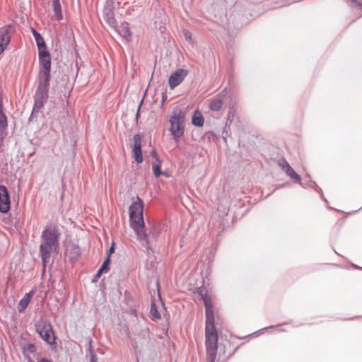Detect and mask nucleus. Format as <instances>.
<instances>
[{"instance_id": "nucleus-19", "label": "nucleus", "mask_w": 362, "mask_h": 362, "mask_svg": "<svg viewBox=\"0 0 362 362\" xmlns=\"http://www.w3.org/2000/svg\"><path fill=\"white\" fill-rule=\"evenodd\" d=\"M53 8L55 14L57 16V19L59 21L62 18V10L59 1H53Z\"/></svg>"}, {"instance_id": "nucleus-4", "label": "nucleus", "mask_w": 362, "mask_h": 362, "mask_svg": "<svg viewBox=\"0 0 362 362\" xmlns=\"http://www.w3.org/2000/svg\"><path fill=\"white\" fill-rule=\"evenodd\" d=\"M185 113L180 110H175L170 117V131L175 139L177 140L184 134L185 131Z\"/></svg>"}, {"instance_id": "nucleus-17", "label": "nucleus", "mask_w": 362, "mask_h": 362, "mask_svg": "<svg viewBox=\"0 0 362 362\" xmlns=\"http://www.w3.org/2000/svg\"><path fill=\"white\" fill-rule=\"evenodd\" d=\"M204 122V119L202 113L196 110L192 117V124L197 127H202Z\"/></svg>"}, {"instance_id": "nucleus-11", "label": "nucleus", "mask_w": 362, "mask_h": 362, "mask_svg": "<svg viewBox=\"0 0 362 362\" xmlns=\"http://www.w3.org/2000/svg\"><path fill=\"white\" fill-rule=\"evenodd\" d=\"M133 156L138 163H142L141 139L139 134H135L134 136Z\"/></svg>"}, {"instance_id": "nucleus-23", "label": "nucleus", "mask_w": 362, "mask_h": 362, "mask_svg": "<svg viewBox=\"0 0 362 362\" xmlns=\"http://www.w3.org/2000/svg\"><path fill=\"white\" fill-rule=\"evenodd\" d=\"M110 254L107 255L106 259L104 261L103 264H102L100 269L102 270H104L105 272H107L109 270L108 265L110 264Z\"/></svg>"}, {"instance_id": "nucleus-7", "label": "nucleus", "mask_w": 362, "mask_h": 362, "mask_svg": "<svg viewBox=\"0 0 362 362\" xmlns=\"http://www.w3.org/2000/svg\"><path fill=\"white\" fill-rule=\"evenodd\" d=\"M187 75V71L183 69L176 70L169 77L168 83L170 88L171 89H174L176 86H177L184 81Z\"/></svg>"}, {"instance_id": "nucleus-15", "label": "nucleus", "mask_w": 362, "mask_h": 362, "mask_svg": "<svg viewBox=\"0 0 362 362\" xmlns=\"http://www.w3.org/2000/svg\"><path fill=\"white\" fill-rule=\"evenodd\" d=\"M119 33L127 40L129 41L132 37V32L130 30L129 25L128 23H122L119 29Z\"/></svg>"}, {"instance_id": "nucleus-6", "label": "nucleus", "mask_w": 362, "mask_h": 362, "mask_svg": "<svg viewBox=\"0 0 362 362\" xmlns=\"http://www.w3.org/2000/svg\"><path fill=\"white\" fill-rule=\"evenodd\" d=\"M37 331L41 338L49 344L55 343V337L50 324L42 322L41 325H37Z\"/></svg>"}, {"instance_id": "nucleus-18", "label": "nucleus", "mask_w": 362, "mask_h": 362, "mask_svg": "<svg viewBox=\"0 0 362 362\" xmlns=\"http://www.w3.org/2000/svg\"><path fill=\"white\" fill-rule=\"evenodd\" d=\"M223 105V101L220 98H214L209 105V108L212 111H218Z\"/></svg>"}, {"instance_id": "nucleus-3", "label": "nucleus", "mask_w": 362, "mask_h": 362, "mask_svg": "<svg viewBox=\"0 0 362 362\" xmlns=\"http://www.w3.org/2000/svg\"><path fill=\"white\" fill-rule=\"evenodd\" d=\"M144 203L142 200L137 197L129 206V218L132 227L137 235L138 239L141 242H146L147 235L144 230V222L143 217Z\"/></svg>"}, {"instance_id": "nucleus-22", "label": "nucleus", "mask_w": 362, "mask_h": 362, "mask_svg": "<svg viewBox=\"0 0 362 362\" xmlns=\"http://www.w3.org/2000/svg\"><path fill=\"white\" fill-rule=\"evenodd\" d=\"M140 340H143L144 343H148L150 341L149 334L148 330H141V334L139 336Z\"/></svg>"}, {"instance_id": "nucleus-9", "label": "nucleus", "mask_w": 362, "mask_h": 362, "mask_svg": "<svg viewBox=\"0 0 362 362\" xmlns=\"http://www.w3.org/2000/svg\"><path fill=\"white\" fill-rule=\"evenodd\" d=\"M58 246L43 240L40 247V252L44 264L49 259L51 252L56 250Z\"/></svg>"}, {"instance_id": "nucleus-1", "label": "nucleus", "mask_w": 362, "mask_h": 362, "mask_svg": "<svg viewBox=\"0 0 362 362\" xmlns=\"http://www.w3.org/2000/svg\"><path fill=\"white\" fill-rule=\"evenodd\" d=\"M200 296L204 303L206 322H205V346L207 362H215L217 349L218 334L216 325L221 326L223 319L218 312H215L212 300L206 291L204 293L200 291Z\"/></svg>"}, {"instance_id": "nucleus-24", "label": "nucleus", "mask_w": 362, "mask_h": 362, "mask_svg": "<svg viewBox=\"0 0 362 362\" xmlns=\"http://www.w3.org/2000/svg\"><path fill=\"white\" fill-rule=\"evenodd\" d=\"M280 167L286 172L288 168H291V165L286 160H283L281 162L279 163Z\"/></svg>"}, {"instance_id": "nucleus-12", "label": "nucleus", "mask_w": 362, "mask_h": 362, "mask_svg": "<svg viewBox=\"0 0 362 362\" xmlns=\"http://www.w3.org/2000/svg\"><path fill=\"white\" fill-rule=\"evenodd\" d=\"M34 292L30 291L25 294L23 298L19 301L18 303V310L19 312H23L26 307L28 306L29 302L30 301L31 297L33 296Z\"/></svg>"}, {"instance_id": "nucleus-10", "label": "nucleus", "mask_w": 362, "mask_h": 362, "mask_svg": "<svg viewBox=\"0 0 362 362\" xmlns=\"http://www.w3.org/2000/svg\"><path fill=\"white\" fill-rule=\"evenodd\" d=\"M11 30L12 27L11 25L4 26L0 29V54L4 51L10 42Z\"/></svg>"}, {"instance_id": "nucleus-5", "label": "nucleus", "mask_w": 362, "mask_h": 362, "mask_svg": "<svg viewBox=\"0 0 362 362\" xmlns=\"http://www.w3.org/2000/svg\"><path fill=\"white\" fill-rule=\"evenodd\" d=\"M60 233L56 223H49L47 225L42 233V240L59 245Z\"/></svg>"}, {"instance_id": "nucleus-28", "label": "nucleus", "mask_w": 362, "mask_h": 362, "mask_svg": "<svg viewBox=\"0 0 362 362\" xmlns=\"http://www.w3.org/2000/svg\"><path fill=\"white\" fill-rule=\"evenodd\" d=\"M40 362H52V361L47 358H42Z\"/></svg>"}, {"instance_id": "nucleus-29", "label": "nucleus", "mask_w": 362, "mask_h": 362, "mask_svg": "<svg viewBox=\"0 0 362 362\" xmlns=\"http://www.w3.org/2000/svg\"><path fill=\"white\" fill-rule=\"evenodd\" d=\"M90 362H97L94 356H92Z\"/></svg>"}, {"instance_id": "nucleus-14", "label": "nucleus", "mask_w": 362, "mask_h": 362, "mask_svg": "<svg viewBox=\"0 0 362 362\" xmlns=\"http://www.w3.org/2000/svg\"><path fill=\"white\" fill-rule=\"evenodd\" d=\"M32 33H33L35 40L36 41L37 48H38V52L40 50L42 51V50L47 49L46 44L44 41L43 37L40 35V34L39 33H37L35 29L32 30Z\"/></svg>"}, {"instance_id": "nucleus-16", "label": "nucleus", "mask_w": 362, "mask_h": 362, "mask_svg": "<svg viewBox=\"0 0 362 362\" xmlns=\"http://www.w3.org/2000/svg\"><path fill=\"white\" fill-rule=\"evenodd\" d=\"M7 127V117L3 112L2 100L0 99V134H3Z\"/></svg>"}, {"instance_id": "nucleus-2", "label": "nucleus", "mask_w": 362, "mask_h": 362, "mask_svg": "<svg viewBox=\"0 0 362 362\" xmlns=\"http://www.w3.org/2000/svg\"><path fill=\"white\" fill-rule=\"evenodd\" d=\"M40 69L38 86L35 95V107L40 108L47 101L51 71V56L47 49L38 52Z\"/></svg>"}, {"instance_id": "nucleus-13", "label": "nucleus", "mask_w": 362, "mask_h": 362, "mask_svg": "<svg viewBox=\"0 0 362 362\" xmlns=\"http://www.w3.org/2000/svg\"><path fill=\"white\" fill-rule=\"evenodd\" d=\"M153 156L156 159V161L152 163V169L154 173V175L156 177H159L163 173L160 170V161L158 160L157 158V154L154 151H152Z\"/></svg>"}, {"instance_id": "nucleus-20", "label": "nucleus", "mask_w": 362, "mask_h": 362, "mask_svg": "<svg viewBox=\"0 0 362 362\" xmlns=\"http://www.w3.org/2000/svg\"><path fill=\"white\" fill-rule=\"evenodd\" d=\"M286 173L291 179L297 182L300 181V177L296 173V171L291 167L286 171Z\"/></svg>"}, {"instance_id": "nucleus-26", "label": "nucleus", "mask_w": 362, "mask_h": 362, "mask_svg": "<svg viewBox=\"0 0 362 362\" xmlns=\"http://www.w3.org/2000/svg\"><path fill=\"white\" fill-rule=\"evenodd\" d=\"M103 272H105L104 270H102V269L100 268L96 274V277L99 278Z\"/></svg>"}, {"instance_id": "nucleus-25", "label": "nucleus", "mask_w": 362, "mask_h": 362, "mask_svg": "<svg viewBox=\"0 0 362 362\" xmlns=\"http://www.w3.org/2000/svg\"><path fill=\"white\" fill-rule=\"evenodd\" d=\"M27 350L30 352H34L35 351V347L33 344H29L27 347Z\"/></svg>"}, {"instance_id": "nucleus-8", "label": "nucleus", "mask_w": 362, "mask_h": 362, "mask_svg": "<svg viewBox=\"0 0 362 362\" xmlns=\"http://www.w3.org/2000/svg\"><path fill=\"white\" fill-rule=\"evenodd\" d=\"M10 197L7 188L0 186V211L1 213H7L10 209Z\"/></svg>"}, {"instance_id": "nucleus-21", "label": "nucleus", "mask_w": 362, "mask_h": 362, "mask_svg": "<svg viewBox=\"0 0 362 362\" xmlns=\"http://www.w3.org/2000/svg\"><path fill=\"white\" fill-rule=\"evenodd\" d=\"M150 314L153 318L159 319L160 317V315L154 303H153L151 305Z\"/></svg>"}, {"instance_id": "nucleus-27", "label": "nucleus", "mask_w": 362, "mask_h": 362, "mask_svg": "<svg viewBox=\"0 0 362 362\" xmlns=\"http://www.w3.org/2000/svg\"><path fill=\"white\" fill-rule=\"evenodd\" d=\"M114 252V247L113 245L110 248V250H108V253H107V255L110 254V256L111 255V254Z\"/></svg>"}]
</instances>
